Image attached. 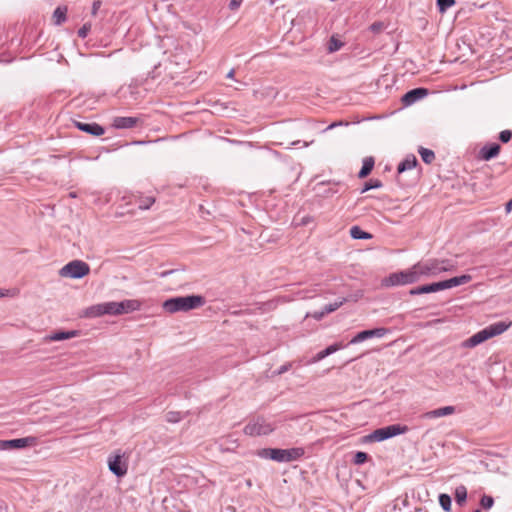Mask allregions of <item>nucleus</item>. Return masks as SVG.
Listing matches in <instances>:
<instances>
[{"instance_id": "nucleus-1", "label": "nucleus", "mask_w": 512, "mask_h": 512, "mask_svg": "<svg viewBox=\"0 0 512 512\" xmlns=\"http://www.w3.org/2000/svg\"><path fill=\"white\" fill-rule=\"evenodd\" d=\"M447 262L448 261H439L435 259L418 262L410 269L390 275L389 281L391 285L412 284L423 277L436 276L442 272L448 271L450 268L445 265Z\"/></svg>"}, {"instance_id": "nucleus-2", "label": "nucleus", "mask_w": 512, "mask_h": 512, "mask_svg": "<svg viewBox=\"0 0 512 512\" xmlns=\"http://www.w3.org/2000/svg\"><path fill=\"white\" fill-rule=\"evenodd\" d=\"M205 304V298L201 295L179 296L167 299L163 303V309L168 313L186 312Z\"/></svg>"}, {"instance_id": "nucleus-3", "label": "nucleus", "mask_w": 512, "mask_h": 512, "mask_svg": "<svg viewBox=\"0 0 512 512\" xmlns=\"http://www.w3.org/2000/svg\"><path fill=\"white\" fill-rule=\"evenodd\" d=\"M274 430L275 426L262 416L254 417L244 427V433L249 436L268 435Z\"/></svg>"}, {"instance_id": "nucleus-4", "label": "nucleus", "mask_w": 512, "mask_h": 512, "mask_svg": "<svg viewBox=\"0 0 512 512\" xmlns=\"http://www.w3.org/2000/svg\"><path fill=\"white\" fill-rule=\"evenodd\" d=\"M90 272L89 265L82 260H73L64 265L59 270L61 277H68L71 279H81L88 275Z\"/></svg>"}, {"instance_id": "nucleus-5", "label": "nucleus", "mask_w": 512, "mask_h": 512, "mask_svg": "<svg viewBox=\"0 0 512 512\" xmlns=\"http://www.w3.org/2000/svg\"><path fill=\"white\" fill-rule=\"evenodd\" d=\"M108 468L117 477H123L127 474L128 471V457L124 452L120 450L109 455L108 460Z\"/></svg>"}, {"instance_id": "nucleus-6", "label": "nucleus", "mask_w": 512, "mask_h": 512, "mask_svg": "<svg viewBox=\"0 0 512 512\" xmlns=\"http://www.w3.org/2000/svg\"><path fill=\"white\" fill-rule=\"evenodd\" d=\"M408 431V427L400 424H393L374 430L369 439L376 442H381L392 438L397 435L404 434Z\"/></svg>"}, {"instance_id": "nucleus-7", "label": "nucleus", "mask_w": 512, "mask_h": 512, "mask_svg": "<svg viewBox=\"0 0 512 512\" xmlns=\"http://www.w3.org/2000/svg\"><path fill=\"white\" fill-rule=\"evenodd\" d=\"M388 333H389V329L383 328V327L374 328V329H370V330H363V331L357 333L350 340L349 344H358L360 342H363V341L373 338V337L382 338L385 335H387Z\"/></svg>"}, {"instance_id": "nucleus-8", "label": "nucleus", "mask_w": 512, "mask_h": 512, "mask_svg": "<svg viewBox=\"0 0 512 512\" xmlns=\"http://www.w3.org/2000/svg\"><path fill=\"white\" fill-rule=\"evenodd\" d=\"M427 95H428V89L422 88V87L415 88V89H412V90H409L408 92H406L402 96L401 101L405 106H410V105L414 104L415 102L423 99Z\"/></svg>"}, {"instance_id": "nucleus-9", "label": "nucleus", "mask_w": 512, "mask_h": 512, "mask_svg": "<svg viewBox=\"0 0 512 512\" xmlns=\"http://www.w3.org/2000/svg\"><path fill=\"white\" fill-rule=\"evenodd\" d=\"M257 456L262 459H269L278 463H284V449L280 448H263L256 452Z\"/></svg>"}, {"instance_id": "nucleus-10", "label": "nucleus", "mask_w": 512, "mask_h": 512, "mask_svg": "<svg viewBox=\"0 0 512 512\" xmlns=\"http://www.w3.org/2000/svg\"><path fill=\"white\" fill-rule=\"evenodd\" d=\"M35 441V438L33 437H24V438H17V439H11V440H5L1 441V448L3 449H20L27 447L31 444H33Z\"/></svg>"}, {"instance_id": "nucleus-11", "label": "nucleus", "mask_w": 512, "mask_h": 512, "mask_svg": "<svg viewBox=\"0 0 512 512\" xmlns=\"http://www.w3.org/2000/svg\"><path fill=\"white\" fill-rule=\"evenodd\" d=\"M74 123H75V126L80 131H83V132L88 133L93 136H101L105 132L104 128L95 122L86 123V122L75 121Z\"/></svg>"}, {"instance_id": "nucleus-12", "label": "nucleus", "mask_w": 512, "mask_h": 512, "mask_svg": "<svg viewBox=\"0 0 512 512\" xmlns=\"http://www.w3.org/2000/svg\"><path fill=\"white\" fill-rule=\"evenodd\" d=\"M500 149L501 147L497 143L485 145L479 151V158L484 161H489L498 156Z\"/></svg>"}, {"instance_id": "nucleus-13", "label": "nucleus", "mask_w": 512, "mask_h": 512, "mask_svg": "<svg viewBox=\"0 0 512 512\" xmlns=\"http://www.w3.org/2000/svg\"><path fill=\"white\" fill-rule=\"evenodd\" d=\"M455 412L454 406H445L441 408H437L428 412H425L421 415V418L423 419H435L440 418L448 415H452Z\"/></svg>"}, {"instance_id": "nucleus-14", "label": "nucleus", "mask_w": 512, "mask_h": 512, "mask_svg": "<svg viewBox=\"0 0 512 512\" xmlns=\"http://www.w3.org/2000/svg\"><path fill=\"white\" fill-rule=\"evenodd\" d=\"M78 335H79L78 330L56 331L52 334L45 336L44 340H45V342L63 341V340L77 337Z\"/></svg>"}, {"instance_id": "nucleus-15", "label": "nucleus", "mask_w": 512, "mask_h": 512, "mask_svg": "<svg viewBox=\"0 0 512 512\" xmlns=\"http://www.w3.org/2000/svg\"><path fill=\"white\" fill-rule=\"evenodd\" d=\"M140 122L137 117H116L113 120V127L116 129H130L135 127Z\"/></svg>"}, {"instance_id": "nucleus-16", "label": "nucleus", "mask_w": 512, "mask_h": 512, "mask_svg": "<svg viewBox=\"0 0 512 512\" xmlns=\"http://www.w3.org/2000/svg\"><path fill=\"white\" fill-rule=\"evenodd\" d=\"M491 336L487 330V328H484L482 330H480L479 332L475 333L474 335H472L470 338H468L466 340V346L467 347H475L481 343H483L484 341L490 339Z\"/></svg>"}, {"instance_id": "nucleus-17", "label": "nucleus", "mask_w": 512, "mask_h": 512, "mask_svg": "<svg viewBox=\"0 0 512 512\" xmlns=\"http://www.w3.org/2000/svg\"><path fill=\"white\" fill-rule=\"evenodd\" d=\"M119 307V315L121 314H127L130 312H134L140 309L141 303L138 300L134 299H127L118 302Z\"/></svg>"}, {"instance_id": "nucleus-18", "label": "nucleus", "mask_w": 512, "mask_h": 512, "mask_svg": "<svg viewBox=\"0 0 512 512\" xmlns=\"http://www.w3.org/2000/svg\"><path fill=\"white\" fill-rule=\"evenodd\" d=\"M305 454V450L302 447H293L284 449V463H289L301 459Z\"/></svg>"}, {"instance_id": "nucleus-19", "label": "nucleus", "mask_w": 512, "mask_h": 512, "mask_svg": "<svg viewBox=\"0 0 512 512\" xmlns=\"http://www.w3.org/2000/svg\"><path fill=\"white\" fill-rule=\"evenodd\" d=\"M510 325H511V323L499 321V322H496V323H493V324L487 326L486 328L492 338L494 336L500 335L503 332H505L510 327Z\"/></svg>"}, {"instance_id": "nucleus-20", "label": "nucleus", "mask_w": 512, "mask_h": 512, "mask_svg": "<svg viewBox=\"0 0 512 512\" xmlns=\"http://www.w3.org/2000/svg\"><path fill=\"white\" fill-rule=\"evenodd\" d=\"M340 349V345L339 344H332L330 346H328L327 348H325L324 350L318 352L313 358L312 360L310 361V363H316V362H319L321 360H323L324 358H326L327 356L335 353L336 351H338Z\"/></svg>"}, {"instance_id": "nucleus-21", "label": "nucleus", "mask_w": 512, "mask_h": 512, "mask_svg": "<svg viewBox=\"0 0 512 512\" xmlns=\"http://www.w3.org/2000/svg\"><path fill=\"white\" fill-rule=\"evenodd\" d=\"M472 280V276L469 274H463L460 276L452 277L446 280L448 288L457 287L469 283Z\"/></svg>"}, {"instance_id": "nucleus-22", "label": "nucleus", "mask_w": 512, "mask_h": 512, "mask_svg": "<svg viewBox=\"0 0 512 512\" xmlns=\"http://www.w3.org/2000/svg\"><path fill=\"white\" fill-rule=\"evenodd\" d=\"M417 165V159L414 155H408L403 161H401L398 165L397 171L398 173H403L407 170L413 169Z\"/></svg>"}, {"instance_id": "nucleus-23", "label": "nucleus", "mask_w": 512, "mask_h": 512, "mask_svg": "<svg viewBox=\"0 0 512 512\" xmlns=\"http://www.w3.org/2000/svg\"><path fill=\"white\" fill-rule=\"evenodd\" d=\"M374 163L375 162L373 157L364 158L362 167L358 173V177L361 179L367 177L371 173L374 167Z\"/></svg>"}, {"instance_id": "nucleus-24", "label": "nucleus", "mask_w": 512, "mask_h": 512, "mask_svg": "<svg viewBox=\"0 0 512 512\" xmlns=\"http://www.w3.org/2000/svg\"><path fill=\"white\" fill-rule=\"evenodd\" d=\"M104 303H99L88 307L85 311V315L89 318H96L105 315Z\"/></svg>"}, {"instance_id": "nucleus-25", "label": "nucleus", "mask_w": 512, "mask_h": 512, "mask_svg": "<svg viewBox=\"0 0 512 512\" xmlns=\"http://www.w3.org/2000/svg\"><path fill=\"white\" fill-rule=\"evenodd\" d=\"M454 497L456 503L462 507L467 500V488L464 485H459L455 488Z\"/></svg>"}, {"instance_id": "nucleus-26", "label": "nucleus", "mask_w": 512, "mask_h": 512, "mask_svg": "<svg viewBox=\"0 0 512 512\" xmlns=\"http://www.w3.org/2000/svg\"><path fill=\"white\" fill-rule=\"evenodd\" d=\"M350 236L356 240H368L372 238L370 233L362 230L359 226H352L350 228Z\"/></svg>"}, {"instance_id": "nucleus-27", "label": "nucleus", "mask_w": 512, "mask_h": 512, "mask_svg": "<svg viewBox=\"0 0 512 512\" xmlns=\"http://www.w3.org/2000/svg\"><path fill=\"white\" fill-rule=\"evenodd\" d=\"M67 7L58 6L53 13V21L55 25H61L66 21Z\"/></svg>"}, {"instance_id": "nucleus-28", "label": "nucleus", "mask_w": 512, "mask_h": 512, "mask_svg": "<svg viewBox=\"0 0 512 512\" xmlns=\"http://www.w3.org/2000/svg\"><path fill=\"white\" fill-rule=\"evenodd\" d=\"M155 203V198L152 196H141L137 200V206L140 210H147Z\"/></svg>"}, {"instance_id": "nucleus-29", "label": "nucleus", "mask_w": 512, "mask_h": 512, "mask_svg": "<svg viewBox=\"0 0 512 512\" xmlns=\"http://www.w3.org/2000/svg\"><path fill=\"white\" fill-rule=\"evenodd\" d=\"M418 152L422 158V161L426 164L432 163L435 159V153L430 149L420 147Z\"/></svg>"}, {"instance_id": "nucleus-30", "label": "nucleus", "mask_w": 512, "mask_h": 512, "mask_svg": "<svg viewBox=\"0 0 512 512\" xmlns=\"http://www.w3.org/2000/svg\"><path fill=\"white\" fill-rule=\"evenodd\" d=\"M439 504L445 512H451L452 499L448 494L443 493L439 495Z\"/></svg>"}, {"instance_id": "nucleus-31", "label": "nucleus", "mask_w": 512, "mask_h": 512, "mask_svg": "<svg viewBox=\"0 0 512 512\" xmlns=\"http://www.w3.org/2000/svg\"><path fill=\"white\" fill-rule=\"evenodd\" d=\"M118 302L110 301L104 302V310L105 315H119V307Z\"/></svg>"}, {"instance_id": "nucleus-32", "label": "nucleus", "mask_w": 512, "mask_h": 512, "mask_svg": "<svg viewBox=\"0 0 512 512\" xmlns=\"http://www.w3.org/2000/svg\"><path fill=\"white\" fill-rule=\"evenodd\" d=\"M410 295H421L427 293H434L432 289V284H426L422 286L415 287L410 290Z\"/></svg>"}, {"instance_id": "nucleus-33", "label": "nucleus", "mask_w": 512, "mask_h": 512, "mask_svg": "<svg viewBox=\"0 0 512 512\" xmlns=\"http://www.w3.org/2000/svg\"><path fill=\"white\" fill-rule=\"evenodd\" d=\"M346 302V298H342L340 300H337L333 303H329L327 305L324 306L323 310H324V313L327 314H330L334 311H336L338 308H340L344 303Z\"/></svg>"}, {"instance_id": "nucleus-34", "label": "nucleus", "mask_w": 512, "mask_h": 512, "mask_svg": "<svg viewBox=\"0 0 512 512\" xmlns=\"http://www.w3.org/2000/svg\"><path fill=\"white\" fill-rule=\"evenodd\" d=\"M382 187V182L378 179H370L367 181L363 188L361 189V193H365L371 189H378Z\"/></svg>"}, {"instance_id": "nucleus-35", "label": "nucleus", "mask_w": 512, "mask_h": 512, "mask_svg": "<svg viewBox=\"0 0 512 512\" xmlns=\"http://www.w3.org/2000/svg\"><path fill=\"white\" fill-rule=\"evenodd\" d=\"M494 505V499L492 496H489V495H483L480 499V506L481 508H483L484 510H489L493 507Z\"/></svg>"}, {"instance_id": "nucleus-36", "label": "nucleus", "mask_w": 512, "mask_h": 512, "mask_svg": "<svg viewBox=\"0 0 512 512\" xmlns=\"http://www.w3.org/2000/svg\"><path fill=\"white\" fill-rule=\"evenodd\" d=\"M456 0H437V6L441 13L447 11L453 5H455Z\"/></svg>"}, {"instance_id": "nucleus-37", "label": "nucleus", "mask_w": 512, "mask_h": 512, "mask_svg": "<svg viewBox=\"0 0 512 512\" xmlns=\"http://www.w3.org/2000/svg\"><path fill=\"white\" fill-rule=\"evenodd\" d=\"M368 460V454L363 451H357L353 457V463L355 465H362Z\"/></svg>"}, {"instance_id": "nucleus-38", "label": "nucleus", "mask_w": 512, "mask_h": 512, "mask_svg": "<svg viewBox=\"0 0 512 512\" xmlns=\"http://www.w3.org/2000/svg\"><path fill=\"white\" fill-rule=\"evenodd\" d=\"M343 46V43L336 39L335 37H331L328 45L329 52H336Z\"/></svg>"}, {"instance_id": "nucleus-39", "label": "nucleus", "mask_w": 512, "mask_h": 512, "mask_svg": "<svg viewBox=\"0 0 512 512\" xmlns=\"http://www.w3.org/2000/svg\"><path fill=\"white\" fill-rule=\"evenodd\" d=\"M166 419L170 423H178L182 419V414L177 411H170L167 413Z\"/></svg>"}, {"instance_id": "nucleus-40", "label": "nucleus", "mask_w": 512, "mask_h": 512, "mask_svg": "<svg viewBox=\"0 0 512 512\" xmlns=\"http://www.w3.org/2000/svg\"><path fill=\"white\" fill-rule=\"evenodd\" d=\"M512 138V132L510 130H503L499 133V140L502 143H507Z\"/></svg>"}, {"instance_id": "nucleus-41", "label": "nucleus", "mask_w": 512, "mask_h": 512, "mask_svg": "<svg viewBox=\"0 0 512 512\" xmlns=\"http://www.w3.org/2000/svg\"><path fill=\"white\" fill-rule=\"evenodd\" d=\"M431 284H432L433 292H438V291H441V290L449 289L448 285L446 283V280L440 281V282L431 283Z\"/></svg>"}, {"instance_id": "nucleus-42", "label": "nucleus", "mask_w": 512, "mask_h": 512, "mask_svg": "<svg viewBox=\"0 0 512 512\" xmlns=\"http://www.w3.org/2000/svg\"><path fill=\"white\" fill-rule=\"evenodd\" d=\"M325 316H326V313H324L323 309L306 314V317H312V318H314L317 321H320Z\"/></svg>"}, {"instance_id": "nucleus-43", "label": "nucleus", "mask_w": 512, "mask_h": 512, "mask_svg": "<svg viewBox=\"0 0 512 512\" xmlns=\"http://www.w3.org/2000/svg\"><path fill=\"white\" fill-rule=\"evenodd\" d=\"M91 29V25L90 24H84L79 30H78V36L82 39L86 38L89 31Z\"/></svg>"}, {"instance_id": "nucleus-44", "label": "nucleus", "mask_w": 512, "mask_h": 512, "mask_svg": "<svg viewBox=\"0 0 512 512\" xmlns=\"http://www.w3.org/2000/svg\"><path fill=\"white\" fill-rule=\"evenodd\" d=\"M292 367V362H288V363H285L283 365H281L275 372L274 374L276 375H282L284 374L285 372L289 371Z\"/></svg>"}, {"instance_id": "nucleus-45", "label": "nucleus", "mask_w": 512, "mask_h": 512, "mask_svg": "<svg viewBox=\"0 0 512 512\" xmlns=\"http://www.w3.org/2000/svg\"><path fill=\"white\" fill-rule=\"evenodd\" d=\"M383 27H384L383 23H381V22H374L370 26V30L375 32V33H378V32H380L383 29Z\"/></svg>"}, {"instance_id": "nucleus-46", "label": "nucleus", "mask_w": 512, "mask_h": 512, "mask_svg": "<svg viewBox=\"0 0 512 512\" xmlns=\"http://www.w3.org/2000/svg\"><path fill=\"white\" fill-rule=\"evenodd\" d=\"M242 3V0H231L229 3V8L231 10H236Z\"/></svg>"}, {"instance_id": "nucleus-47", "label": "nucleus", "mask_w": 512, "mask_h": 512, "mask_svg": "<svg viewBox=\"0 0 512 512\" xmlns=\"http://www.w3.org/2000/svg\"><path fill=\"white\" fill-rule=\"evenodd\" d=\"M100 5H101V1H99V0L93 2V5H92V14L93 15H96L98 9L100 8Z\"/></svg>"}, {"instance_id": "nucleus-48", "label": "nucleus", "mask_w": 512, "mask_h": 512, "mask_svg": "<svg viewBox=\"0 0 512 512\" xmlns=\"http://www.w3.org/2000/svg\"><path fill=\"white\" fill-rule=\"evenodd\" d=\"M340 125H342V122H333L324 131L331 130V129H333V128L337 127V126H340Z\"/></svg>"}, {"instance_id": "nucleus-49", "label": "nucleus", "mask_w": 512, "mask_h": 512, "mask_svg": "<svg viewBox=\"0 0 512 512\" xmlns=\"http://www.w3.org/2000/svg\"><path fill=\"white\" fill-rule=\"evenodd\" d=\"M506 212L509 213L512 210V198L506 203Z\"/></svg>"}, {"instance_id": "nucleus-50", "label": "nucleus", "mask_w": 512, "mask_h": 512, "mask_svg": "<svg viewBox=\"0 0 512 512\" xmlns=\"http://www.w3.org/2000/svg\"><path fill=\"white\" fill-rule=\"evenodd\" d=\"M234 74H235L234 69H231V70L228 72V74H227V76H226V77H227V78H229V79H233V78H234Z\"/></svg>"}, {"instance_id": "nucleus-51", "label": "nucleus", "mask_w": 512, "mask_h": 512, "mask_svg": "<svg viewBox=\"0 0 512 512\" xmlns=\"http://www.w3.org/2000/svg\"><path fill=\"white\" fill-rule=\"evenodd\" d=\"M145 142L144 141H135L134 144H137V145H140V144H144Z\"/></svg>"}, {"instance_id": "nucleus-52", "label": "nucleus", "mask_w": 512, "mask_h": 512, "mask_svg": "<svg viewBox=\"0 0 512 512\" xmlns=\"http://www.w3.org/2000/svg\"><path fill=\"white\" fill-rule=\"evenodd\" d=\"M4 295V292L0 289V297H3Z\"/></svg>"}, {"instance_id": "nucleus-53", "label": "nucleus", "mask_w": 512, "mask_h": 512, "mask_svg": "<svg viewBox=\"0 0 512 512\" xmlns=\"http://www.w3.org/2000/svg\"><path fill=\"white\" fill-rule=\"evenodd\" d=\"M473 512H482L481 509H475Z\"/></svg>"}, {"instance_id": "nucleus-54", "label": "nucleus", "mask_w": 512, "mask_h": 512, "mask_svg": "<svg viewBox=\"0 0 512 512\" xmlns=\"http://www.w3.org/2000/svg\"><path fill=\"white\" fill-rule=\"evenodd\" d=\"M169 273H170V272H164V273H162V276H165V275H167V274H169Z\"/></svg>"}]
</instances>
